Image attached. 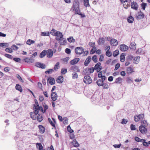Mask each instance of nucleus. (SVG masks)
I'll list each match as a JSON object with an SVG mask.
<instances>
[{"label":"nucleus","instance_id":"nucleus-1","mask_svg":"<svg viewBox=\"0 0 150 150\" xmlns=\"http://www.w3.org/2000/svg\"><path fill=\"white\" fill-rule=\"evenodd\" d=\"M54 36H56L55 39L57 41H62L64 39L62 33L59 31H57L53 34Z\"/></svg>","mask_w":150,"mask_h":150},{"label":"nucleus","instance_id":"nucleus-2","mask_svg":"<svg viewBox=\"0 0 150 150\" xmlns=\"http://www.w3.org/2000/svg\"><path fill=\"white\" fill-rule=\"evenodd\" d=\"M33 109L34 110L33 112H38L39 110H40L42 112H44L43 108L41 106H36L35 104H34Z\"/></svg>","mask_w":150,"mask_h":150},{"label":"nucleus","instance_id":"nucleus-3","mask_svg":"<svg viewBox=\"0 0 150 150\" xmlns=\"http://www.w3.org/2000/svg\"><path fill=\"white\" fill-rule=\"evenodd\" d=\"M94 71V70L93 67L91 68H86L84 70L83 74L85 75H89L90 74L93 73Z\"/></svg>","mask_w":150,"mask_h":150},{"label":"nucleus","instance_id":"nucleus-4","mask_svg":"<svg viewBox=\"0 0 150 150\" xmlns=\"http://www.w3.org/2000/svg\"><path fill=\"white\" fill-rule=\"evenodd\" d=\"M75 52L76 54L80 55L84 52V49L82 47H77L75 48Z\"/></svg>","mask_w":150,"mask_h":150},{"label":"nucleus","instance_id":"nucleus-5","mask_svg":"<svg viewBox=\"0 0 150 150\" xmlns=\"http://www.w3.org/2000/svg\"><path fill=\"white\" fill-rule=\"evenodd\" d=\"M83 81L86 84H89L92 82V80L91 77L88 75H87L84 77Z\"/></svg>","mask_w":150,"mask_h":150},{"label":"nucleus","instance_id":"nucleus-6","mask_svg":"<svg viewBox=\"0 0 150 150\" xmlns=\"http://www.w3.org/2000/svg\"><path fill=\"white\" fill-rule=\"evenodd\" d=\"M139 129L140 132L142 134H146L147 131L146 127L143 125H141L139 127Z\"/></svg>","mask_w":150,"mask_h":150},{"label":"nucleus","instance_id":"nucleus-7","mask_svg":"<svg viewBox=\"0 0 150 150\" xmlns=\"http://www.w3.org/2000/svg\"><path fill=\"white\" fill-rule=\"evenodd\" d=\"M47 85L48 86V83L51 85H53L55 83V80L53 78L51 77H49L47 79Z\"/></svg>","mask_w":150,"mask_h":150},{"label":"nucleus","instance_id":"nucleus-8","mask_svg":"<svg viewBox=\"0 0 150 150\" xmlns=\"http://www.w3.org/2000/svg\"><path fill=\"white\" fill-rule=\"evenodd\" d=\"M144 117V114H142L138 115V116H134V120L135 122H138L141 119H143Z\"/></svg>","mask_w":150,"mask_h":150},{"label":"nucleus","instance_id":"nucleus-9","mask_svg":"<svg viewBox=\"0 0 150 150\" xmlns=\"http://www.w3.org/2000/svg\"><path fill=\"white\" fill-rule=\"evenodd\" d=\"M128 48V47L125 44H122L120 45V50L122 51H126Z\"/></svg>","mask_w":150,"mask_h":150},{"label":"nucleus","instance_id":"nucleus-10","mask_svg":"<svg viewBox=\"0 0 150 150\" xmlns=\"http://www.w3.org/2000/svg\"><path fill=\"white\" fill-rule=\"evenodd\" d=\"M35 66L42 69H44L45 68V65L42 63L39 62H37L35 63Z\"/></svg>","mask_w":150,"mask_h":150},{"label":"nucleus","instance_id":"nucleus-11","mask_svg":"<svg viewBox=\"0 0 150 150\" xmlns=\"http://www.w3.org/2000/svg\"><path fill=\"white\" fill-rule=\"evenodd\" d=\"M138 5L136 2L133 1L131 2V8L137 10L138 9Z\"/></svg>","mask_w":150,"mask_h":150},{"label":"nucleus","instance_id":"nucleus-12","mask_svg":"<svg viewBox=\"0 0 150 150\" xmlns=\"http://www.w3.org/2000/svg\"><path fill=\"white\" fill-rule=\"evenodd\" d=\"M51 96L52 99L53 101H55L57 98V95L55 92H52L51 93Z\"/></svg>","mask_w":150,"mask_h":150},{"label":"nucleus","instance_id":"nucleus-13","mask_svg":"<svg viewBox=\"0 0 150 150\" xmlns=\"http://www.w3.org/2000/svg\"><path fill=\"white\" fill-rule=\"evenodd\" d=\"M70 70L72 71L80 72L79 67L76 65L72 66L70 68Z\"/></svg>","mask_w":150,"mask_h":150},{"label":"nucleus","instance_id":"nucleus-14","mask_svg":"<svg viewBox=\"0 0 150 150\" xmlns=\"http://www.w3.org/2000/svg\"><path fill=\"white\" fill-rule=\"evenodd\" d=\"M80 59L79 58H76L72 60L69 63L71 65H74L77 63L79 61Z\"/></svg>","mask_w":150,"mask_h":150},{"label":"nucleus","instance_id":"nucleus-15","mask_svg":"<svg viewBox=\"0 0 150 150\" xmlns=\"http://www.w3.org/2000/svg\"><path fill=\"white\" fill-rule=\"evenodd\" d=\"M79 7V3L78 2L75 1L71 7V9L74 11L76 8H78Z\"/></svg>","mask_w":150,"mask_h":150},{"label":"nucleus","instance_id":"nucleus-16","mask_svg":"<svg viewBox=\"0 0 150 150\" xmlns=\"http://www.w3.org/2000/svg\"><path fill=\"white\" fill-rule=\"evenodd\" d=\"M56 81L59 83H61L64 81V78L62 76H60L58 77L56 79Z\"/></svg>","mask_w":150,"mask_h":150},{"label":"nucleus","instance_id":"nucleus-17","mask_svg":"<svg viewBox=\"0 0 150 150\" xmlns=\"http://www.w3.org/2000/svg\"><path fill=\"white\" fill-rule=\"evenodd\" d=\"M71 144H72L74 147H77L79 146V144L76 139H74L71 142Z\"/></svg>","mask_w":150,"mask_h":150},{"label":"nucleus","instance_id":"nucleus-18","mask_svg":"<svg viewBox=\"0 0 150 150\" xmlns=\"http://www.w3.org/2000/svg\"><path fill=\"white\" fill-rule=\"evenodd\" d=\"M91 61V56H88L84 62V65L85 66H87Z\"/></svg>","mask_w":150,"mask_h":150},{"label":"nucleus","instance_id":"nucleus-19","mask_svg":"<svg viewBox=\"0 0 150 150\" xmlns=\"http://www.w3.org/2000/svg\"><path fill=\"white\" fill-rule=\"evenodd\" d=\"M47 51L48 52L46 54L47 57L49 58H51L53 54L52 50L51 49H49Z\"/></svg>","mask_w":150,"mask_h":150},{"label":"nucleus","instance_id":"nucleus-20","mask_svg":"<svg viewBox=\"0 0 150 150\" xmlns=\"http://www.w3.org/2000/svg\"><path fill=\"white\" fill-rule=\"evenodd\" d=\"M110 43L111 45L114 46H116L118 44L117 40L115 39H111L110 41Z\"/></svg>","mask_w":150,"mask_h":150},{"label":"nucleus","instance_id":"nucleus-21","mask_svg":"<svg viewBox=\"0 0 150 150\" xmlns=\"http://www.w3.org/2000/svg\"><path fill=\"white\" fill-rule=\"evenodd\" d=\"M138 16L137 17V20H140L144 18V15L141 11H140V13L139 12H138Z\"/></svg>","mask_w":150,"mask_h":150},{"label":"nucleus","instance_id":"nucleus-22","mask_svg":"<svg viewBox=\"0 0 150 150\" xmlns=\"http://www.w3.org/2000/svg\"><path fill=\"white\" fill-rule=\"evenodd\" d=\"M30 115L31 118L33 120L37 119V115L39 113H30Z\"/></svg>","mask_w":150,"mask_h":150},{"label":"nucleus","instance_id":"nucleus-23","mask_svg":"<svg viewBox=\"0 0 150 150\" xmlns=\"http://www.w3.org/2000/svg\"><path fill=\"white\" fill-rule=\"evenodd\" d=\"M23 61L28 63H33L34 62V60L28 58H26L23 59Z\"/></svg>","mask_w":150,"mask_h":150},{"label":"nucleus","instance_id":"nucleus-24","mask_svg":"<svg viewBox=\"0 0 150 150\" xmlns=\"http://www.w3.org/2000/svg\"><path fill=\"white\" fill-rule=\"evenodd\" d=\"M38 127L39 129V131L41 134H43L45 132V128L42 125H39Z\"/></svg>","mask_w":150,"mask_h":150},{"label":"nucleus","instance_id":"nucleus-25","mask_svg":"<svg viewBox=\"0 0 150 150\" xmlns=\"http://www.w3.org/2000/svg\"><path fill=\"white\" fill-rule=\"evenodd\" d=\"M105 41L103 38H99V40L98 41V44L99 45H103L104 44Z\"/></svg>","mask_w":150,"mask_h":150},{"label":"nucleus","instance_id":"nucleus-26","mask_svg":"<svg viewBox=\"0 0 150 150\" xmlns=\"http://www.w3.org/2000/svg\"><path fill=\"white\" fill-rule=\"evenodd\" d=\"M47 51L46 50H43L40 54L39 57L40 58H43L46 54Z\"/></svg>","mask_w":150,"mask_h":150},{"label":"nucleus","instance_id":"nucleus-27","mask_svg":"<svg viewBox=\"0 0 150 150\" xmlns=\"http://www.w3.org/2000/svg\"><path fill=\"white\" fill-rule=\"evenodd\" d=\"M104 82L101 79H99L97 81L96 83L98 86H103Z\"/></svg>","mask_w":150,"mask_h":150},{"label":"nucleus","instance_id":"nucleus-28","mask_svg":"<svg viewBox=\"0 0 150 150\" xmlns=\"http://www.w3.org/2000/svg\"><path fill=\"white\" fill-rule=\"evenodd\" d=\"M136 44L134 42H132L130 43L129 47L131 49H132L133 50H136Z\"/></svg>","mask_w":150,"mask_h":150},{"label":"nucleus","instance_id":"nucleus-29","mask_svg":"<svg viewBox=\"0 0 150 150\" xmlns=\"http://www.w3.org/2000/svg\"><path fill=\"white\" fill-rule=\"evenodd\" d=\"M37 120L39 122H41L43 120V117L42 115L40 113L38 114L37 115Z\"/></svg>","mask_w":150,"mask_h":150},{"label":"nucleus","instance_id":"nucleus-30","mask_svg":"<svg viewBox=\"0 0 150 150\" xmlns=\"http://www.w3.org/2000/svg\"><path fill=\"white\" fill-rule=\"evenodd\" d=\"M15 88L17 90L21 92H22L23 91V89L21 86L19 84H16Z\"/></svg>","mask_w":150,"mask_h":150},{"label":"nucleus","instance_id":"nucleus-31","mask_svg":"<svg viewBox=\"0 0 150 150\" xmlns=\"http://www.w3.org/2000/svg\"><path fill=\"white\" fill-rule=\"evenodd\" d=\"M120 60L121 62H123L125 60V53H122L120 56Z\"/></svg>","mask_w":150,"mask_h":150},{"label":"nucleus","instance_id":"nucleus-32","mask_svg":"<svg viewBox=\"0 0 150 150\" xmlns=\"http://www.w3.org/2000/svg\"><path fill=\"white\" fill-rule=\"evenodd\" d=\"M133 71V69L131 67H128L127 69V73L128 74H131Z\"/></svg>","mask_w":150,"mask_h":150},{"label":"nucleus","instance_id":"nucleus-33","mask_svg":"<svg viewBox=\"0 0 150 150\" xmlns=\"http://www.w3.org/2000/svg\"><path fill=\"white\" fill-rule=\"evenodd\" d=\"M134 57L131 55H128L127 57H126V61H128L129 62L132 61V59H133Z\"/></svg>","mask_w":150,"mask_h":150},{"label":"nucleus","instance_id":"nucleus-34","mask_svg":"<svg viewBox=\"0 0 150 150\" xmlns=\"http://www.w3.org/2000/svg\"><path fill=\"white\" fill-rule=\"evenodd\" d=\"M101 64L100 62H98L97 64H95L94 67H93V69L94 70V71L95 70H97L100 67V66Z\"/></svg>","mask_w":150,"mask_h":150},{"label":"nucleus","instance_id":"nucleus-35","mask_svg":"<svg viewBox=\"0 0 150 150\" xmlns=\"http://www.w3.org/2000/svg\"><path fill=\"white\" fill-rule=\"evenodd\" d=\"M122 79L121 78L119 77L116 79L114 83H121L122 82Z\"/></svg>","mask_w":150,"mask_h":150},{"label":"nucleus","instance_id":"nucleus-36","mask_svg":"<svg viewBox=\"0 0 150 150\" xmlns=\"http://www.w3.org/2000/svg\"><path fill=\"white\" fill-rule=\"evenodd\" d=\"M140 58V57L138 56L134 58L133 60L135 62H134V63L136 64H138Z\"/></svg>","mask_w":150,"mask_h":150},{"label":"nucleus","instance_id":"nucleus-37","mask_svg":"<svg viewBox=\"0 0 150 150\" xmlns=\"http://www.w3.org/2000/svg\"><path fill=\"white\" fill-rule=\"evenodd\" d=\"M134 18L131 16H130L127 18V22L129 23H132L134 21Z\"/></svg>","mask_w":150,"mask_h":150},{"label":"nucleus","instance_id":"nucleus-38","mask_svg":"<svg viewBox=\"0 0 150 150\" xmlns=\"http://www.w3.org/2000/svg\"><path fill=\"white\" fill-rule=\"evenodd\" d=\"M37 148L38 147V150H42L43 149V146L40 143H37L36 144Z\"/></svg>","mask_w":150,"mask_h":150},{"label":"nucleus","instance_id":"nucleus-39","mask_svg":"<svg viewBox=\"0 0 150 150\" xmlns=\"http://www.w3.org/2000/svg\"><path fill=\"white\" fill-rule=\"evenodd\" d=\"M95 95H93L92 97V99L93 100V102L94 103H96V102L98 103L99 101V99L98 98H95Z\"/></svg>","mask_w":150,"mask_h":150},{"label":"nucleus","instance_id":"nucleus-40","mask_svg":"<svg viewBox=\"0 0 150 150\" xmlns=\"http://www.w3.org/2000/svg\"><path fill=\"white\" fill-rule=\"evenodd\" d=\"M141 124L142 125H143L144 127H146L148 125V123L147 122L146 120H142L141 122Z\"/></svg>","mask_w":150,"mask_h":150},{"label":"nucleus","instance_id":"nucleus-41","mask_svg":"<svg viewBox=\"0 0 150 150\" xmlns=\"http://www.w3.org/2000/svg\"><path fill=\"white\" fill-rule=\"evenodd\" d=\"M127 106L126 105V106H125L123 109H121L120 110L119 112H128L129 111L128 110L127 108Z\"/></svg>","mask_w":150,"mask_h":150},{"label":"nucleus","instance_id":"nucleus-42","mask_svg":"<svg viewBox=\"0 0 150 150\" xmlns=\"http://www.w3.org/2000/svg\"><path fill=\"white\" fill-rule=\"evenodd\" d=\"M48 120L49 122L50 123L51 125L53 127H54V128L55 129H56V127L55 125V124L51 120L50 118H48Z\"/></svg>","mask_w":150,"mask_h":150},{"label":"nucleus","instance_id":"nucleus-43","mask_svg":"<svg viewBox=\"0 0 150 150\" xmlns=\"http://www.w3.org/2000/svg\"><path fill=\"white\" fill-rule=\"evenodd\" d=\"M89 1V0H83L84 5L86 7L90 6Z\"/></svg>","mask_w":150,"mask_h":150},{"label":"nucleus","instance_id":"nucleus-44","mask_svg":"<svg viewBox=\"0 0 150 150\" xmlns=\"http://www.w3.org/2000/svg\"><path fill=\"white\" fill-rule=\"evenodd\" d=\"M34 40H32L31 39H28L26 42V44L29 45H30L31 44L35 42Z\"/></svg>","mask_w":150,"mask_h":150},{"label":"nucleus","instance_id":"nucleus-45","mask_svg":"<svg viewBox=\"0 0 150 150\" xmlns=\"http://www.w3.org/2000/svg\"><path fill=\"white\" fill-rule=\"evenodd\" d=\"M59 62H57L56 64L54 66V70L56 71H57V69L59 68Z\"/></svg>","mask_w":150,"mask_h":150},{"label":"nucleus","instance_id":"nucleus-46","mask_svg":"<svg viewBox=\"0 0 150 150\" xmlns=\"http://www.w3.org/2000/svg\"><path fill=\"white\" fill-rule=\"evenodd\" d=\"M67 40L70 42H74L75 41V40L73 37H71L67 38Z\"/></svg>","mask_w":150,"mask_h":150},{"label":"nucleus","instance_id":"nucleus-47","mask_svg":"<svg viewBox=\"0 0 150 150\" xmlns=\"http://www.w3.org/2000/svg\"><path fill=\"white\" fill-rule=\"evenodd\" d=\"M119 54V51L118 50H115L113 52V55L114 57L117 56Z\"/></svg>","mask_w":150,"mask_h":150},{"label":"nucleus","instance_id":"nucleus-48","mask_svg":"<svg viewBox=\"0 0 150 150\" xmlns=\"http://www.w3.org/2000/svg\"><path fill=\"white\" fill-rule=\"evenodd\" d=\"M67 130L70 133H72L74 132V130L71 129L70 125H69L67 127Z\"/></svg>","mask_w":150,"mask_h":150},{"label":"nucleus","instance_id":"nucleus-49","mask_svg":"<svg viewBox=\"0 0 150 150\" xmlns=\"http://www.w3.org/2000/svg\"><path fill=\"white\" fill-rule=\"evenodd\" d=\"M103 88L107 89L109 88V85L107 83H105L104 82L103 83Z\"/></svg>","mask_w":150,"mask_h":150},{"label":"nucleus","instance_id":"nucleus-50","mask_svg":"<svg viewBox=\"0 0 150 150\" xmlns=\"http://www.w3.org/2000/svg\"><path fill=\"white\" fill-rule=\"evenodd\" d=\"M67 71V69L66 68H62L61 71V74H65Z\"/></svg>","mask_w":150,"mask_h":150},{"label":"nucleus","instance_id":"nucleus-51","mask_svg":"<svg viewBox=\"0 0 150 150\" xmlns=\"http://www.w3.org/2000/svg\"><path fill=\"white\" fill-rule=\"evenodd\" d=\"M78 76V74L76 72H74L72 74V78L73 79H77Z\"/></svg>","mask_w":150,"mask_h":150},{"label":"nucleus","instance_id":"nucleus-52","mask_svg":"<svg viewBox=\"0 0 150 150\" xmlns=\"http://www.w3.org/2000/svg\"><path fill=\"white\" fill-rule=\"evenodd\" d=\"M92 59L95 63L97 62H98V60L97 59V56L96 55L93 56L92 57Z\"/></svg>","mask_w":150,"mask_h":150},{"label":"nucleus","instance_id":"nucleus-53","mask_svg":"<svg viewBox=\"0 0 150 150\" xmlns=\"http://www.w3.org/2000/svg\"><path fill=\"white\" fill-rule=\"evenodd\" d=\"M54 71V70L52 69H48L45 72V73L46 74H50L52 72H53Z\"/></svg>","mask_w":150,"mask_h":150},{"label":"nucleus","instance_id":"nucleus-54","mask_svg":"<svg viewBox=\"0 0 150 150\" xmlns=\"http://www.w3.org/2000/svg\"><path fill=\"white\" fill-rule=\"evenodd\" d=\"M8 46V43H0V47L3 48H6Z\"/></svg>","mask_w":150,"mask_h":150},{"label":"nucleus","instance_id":"nucleus-55","mask_svg":"<svg viewBox=\"0 0 150 150\" xmlns=\"http://www.w3.org/2000/svg\"><path fill=\"white\" fill-rule=\"evenodd\" d=\"M106 55L108 57H110L112 55V53L108 50H107L105 53Z\"/></svg>","mask_w":150,"mask_h":150},{"label":"nucleus","instance_id":"nucleus-56","mask_svg":"<svg viewBox=\"0 0 150 150\" xmlns=\"http://www.w3.org/2000/svg\"><path fill=\"white\" fill-rule=\"evenodd\" d=\"M126 81L127 83H131L133 82L132 79H131L129 77L127 78Z\"/></svg>","mask_w":150,"mask_h":150},{"label":"nucleus","instance_id":"nucleus-57","mask_svg":"<svg viewBox=\"0 0 150 150\" xmlns=\"http://www.w3.org/2000/svg\"><path fill=\"white\" fill-rule=\"evenodd\" d=\"M13 59L16 62L21 63L20 62L21 59L20 58L17 57H14L13 58Z\"/></svg>","mask_w":150,"mask_h":150},{"label":"nucleus","instance_id":"nucleus-58","mask_svg":"<svg viewBox=\"0 0 150 150\" xmlns=\"http://www.w3.org/2000/svg\"><path fill=\"white\" fill-rule=\"evenodd\" d=\"M50 35V33L49 32H48L47 33L45 32H42L41 33V35L42 36H48Z\"/></svg>","mask_w":150,"mask_h":150},{"label":"nucleus","instance_id":"nucleus-59","mask_svg":"<svg viewBox=\"0 0 150 150\" xmlns=\"http://www.w3.org/2000/svg\"><path fill=\"white\" fill-rule=\"evenodd\" d=\"M39 136L38 138L40 140V141L41 142H43V135H38Z\"/></svg>","mask_w":150,"mask_h":150},{"label":"nucleus","instance_id":"nucleus-60","mask_svg":"<svg viewBox=\"0 0 150 150\" xmlns=\"http://www.w3.org/2000/svg\"><path fill=\"white\" fill-rule=\"evenodd\" d=\"M130 129L131 130H135L136 129L135 125L133 124L130 125Z\"/></svg>","mask_w":150,"mask_h":150},{"label":"nucleus","instance_id":"nucleus-61","mask_svg":"<svg viewBox=\"0 0 150 150\" xmlns=\"http://www.w3.org/2000/svg\"><path fill=\"white\" fill-rule=\"evenodd\" d=\"M147 5V4L146 3H142L141 4V6L142 8L143 9V10H145V8H146V6Z\"/></svg>","mask_w":150,"mask_h":150},{"label":"nucleus","instance_id":"nucleus-62","mask_svg":"<svg viewBox=\"0 0 150 150\" xmlns=\"http://www.w3.org/2000/svg\"><path fill=\"white\" fill-rule=\"evenodd\" d=\"M88 45H89L91 46L92 47L96 49V48L94 47L95 45V42H89V43Z\"/></svg>","mask_w":150,"mask_h":150},{"label":"nucleus","instance_id":"nucleus-63","mask_svg":"<svg viewBox=\"0 0 150 150\" xmlns=\"http://www.w3.org/2000/svg\"><path fill=\"white\" fill-rule=\"evenodd\" d=\"M120 66V64L119 63L115 65V68L114 69L115 71H116L118 69Z\"/></svg>","mask_w":150,"mask_h":150},{"label":"nucleus","instance_id":"nucleus-64","mask_svg":"<svg viewBox=\"0 0 150 150\" xmlns=\"http://www.w3.org/2000/svg\"><path fill=\"white\" fill-rule=\"evenodd\" d=\"M63 40L62 42H61V43L60 44V45H65L67 43V40L65 38H64V39L62 40Z\"/></svg>","mask_w":150,"mask_h":150}]
</instances>
